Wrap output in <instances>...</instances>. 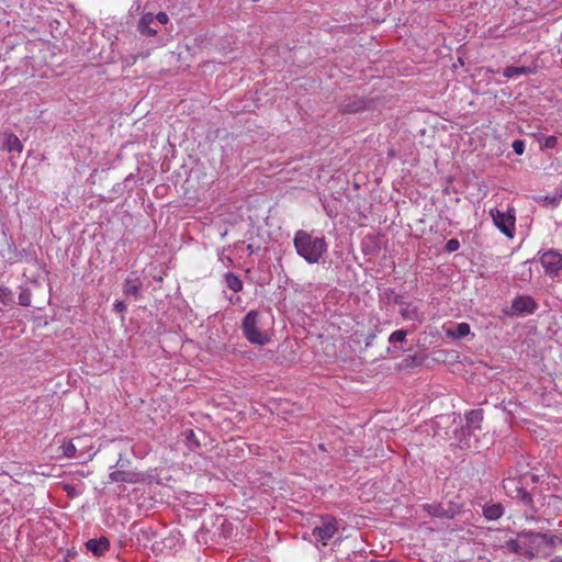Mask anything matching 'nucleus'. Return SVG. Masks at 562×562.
Wrapping results in <instances>:
<instances>
[{"label":"nucleus","mask_w":562,"mask_h":562,"mask_svg":"<svg viewBox=\"0 0 562 562\" xmlns=\"http://www.w3.org/2000/svg\"><path fill=\"white\" fill-rule=\"evenodd\" d=\"M293 245L297 255L308 263H317L327 251L324 237H315L304 229L294 234Z\"/></svg>","instance_id":"f257e3e1"},{"label":"nucleus","mask_w":562,"mask_h":562,"mask_svg":"<svg viewBox=\"0 0 562 562\" xmlns=\"http://www.w3.org/2000/svg\"><path fill=\"white\" fill-rule=\"evenodd\" d=\"M241 328L245 337L251 344L263 346L269 341V337L260 330L257 311L251 310L245 315Z\"/></svg>","instance_id":"f03ea898"},{"label":"nucleus","mask_w":562,"mask_h":562,"mask_svg":"<svg viewBox=\"0 0 562 562\" xmlns=\"http://www.w3.org/2000/svg\"><path fill=\"white\" fill-rule=\"evenodd\" d=\"M338 530L337 519L327 515L321 518V525L315 526L313 529V536L316 542H319L323 547H325L335 537Z\"/></svg>","instance_id":"7ed1b4c3"},{"label":"nucleus","mask_w":562,"mask_h":562,"mask_svg":"<svg viewBox=\"0 0 562 562\" xmlns=\"http://www.w3.org/2000/svg\"><path fill=\"white\" fill-rule=\"evenodd\" d=\"M526 540V550H530L533 553V558L541 553L542 548H555L558 536H548L541 532H526L524 533Z\"/></svg>","instance_id":"20e7f679"},{"label":"nucleus","mask_w":562,"mask_h":562,"mask_svg":"<svg viewBox=\"0 0 562 562\" xmlns=\"http://www.w3.org/2000/svg\"><path fill=\"white\" fill-rule=\"evenodd\" d=\"M494 225L508 238L514 237L516 217L512 212H502L497 209H491Z\"/></svg>","instance_id":"39448f33"},{"label":"nucleus","mask_w":562,"mask_h":562,"mask_svg":"<svg viewBox=\"0 0 562 562\" xmlns=\"http://www.w3.org/2000/svg\"><path fill=\"white\" fill-rule=\"evenodd\" d=\"M540 263L548 276L552 278L560 277L562 272V254L549 249L540 256Z\"/></svg>","instance_id":"423d86ee"},{"label":"nucleus","mask_w":562,"mask_h":562,"mask_svg":"<svg viewBox=\"0 0 562 562\" xmlns=\"http://www.w3.org/2000/svg\"><path fill=\"white\" fill-rule=\"evenodd\" d=\"M504 488L507 491V494L512 498L518 499L530 508L533 507V501L529 492H527L524 487L518 486L514 480H505Z\"/></svg>","instance_id":"0eeeda50"},{"label":"nucleus","mask_w":562,"mask_h":562,"mask_svg":"<svg viewBox=\"0 0 562 562\" xmlns=\"http://www.w3.org/2000/svg\"><path fill=\"white\" fill-rule=\"evenodd\" d=\"M112 482L135 484L144 480V475L135 470H116L109 475Z\"/></svg>","instance_id":"6e6552de"},{"label":"nucleus","mask_w":562,"mask_h":562,"mask_svg":"<svg viewBox=\"0 0 562 562\" xmlns=\"http://www.w3.org/2000/svg\"><path fill=\"white\" fill-rule=\"evenodd\" d=\"M537 307V302L529 295L517 296L512 304L513 311L518 314H532Z\"/></svg>","instance_id":"1a4fd4ad"},{"label":"nucleus","mask_w":562,"mask_h":562,"mask_svg":"<svg viewBox=\"0 0 562 562\" xmlns=\"http://www.w3.org/2000/svg\"><path fill=\"white\" fill-rule=\"evenodd\" d=\"M526 540L524 533L518 535L517 539H510L506 541V547L514 553L526 557L527 559H533V553L530 550H526Z\"/></svg>","instance_id":"9d476101"},{"label":"nucleus","mask_w":562,"mask_h":562,"mask_svg":"<svg viewBox=\"0 0 562 562\" xmlns=\"http://www.w3.org/2000/svg\"><path fill=\"white\" fill-rule=\"evenodd\" d=\"M86 547L94 555L101 557L110 549V541L106 537H100L99 539H90L87 541Z\"/></svg>","instance_id":"9b49d317"},{"label":"nucleus","mask_w":562,"mask_h":562,"mask_svg":"<svg viewBox=\"0 0 562 562\" xmlns=\"http://www.w3.org/2000/svg\"><path fill=\"white\" fill-rule=\"evenodd\" d=\"M155 18L153 13H146L142 16L138 23V29L142 34L154 36L158 33L156 29L151 27V24L154 23Z\"/></svg>","instance_id":"f8f14e48"},{"label":"nucleus","mask_w":562,"mask_h":562,"mask_svg":"<svg viewBox=\"0 0 562 562\" xmlns=\"http://www.w3.org/2000/svg\"><path fill=\"white\" fill-rule=\"evenodd\" d=\"M400 314L404 319L408 321L422 322L424 319V314L412 304H407L405 307L401 308Z\"/></svg>","instance_id":"ddd939ff"},{"label":"nucleus","mask_w":562,"mask_h":562,"mask_svg":"<svg viewBox=\"0 0 562 562\" xmlns=\"http://www.w3.org/2000/svg\"><path fill=\"white\" fill-rule=\"evenodd\" d=\"M470 331L471 329L468 323H460L456 326L454 329H447L446 335L454 339H461L468 336Z\"/></svg>","instance_id":"4468645a"},{"label":"nucleus","mask_w":562,"mask_h":562,"mask_svg":"<svg viewBox=\"0 0 562 562\" xmlns=\"http://www.w3.org/2000/svg\"><path fill=\"white\" fill-rule=\"evenodd\" d=\"M3 147H4L5 150H8L10 153L11 151L21 153L23 150V145H22L21 140L13 133H10V134L7 135V139L4 142Z\"/></svg>","instance_id":"2eb2a0df"},{"label":"nucleus","mask_w":562,"mask_h":562,"mask_svg":"<svg viewBox=\"0 0 562 562\" xmlns=\"http://www.w3.org/2000/svg\"><path fill=\"white\" fill-rule=\"evenodd\" d=\"M140 285L142 283L137 278L126 279L123 286V292L125 295H133L137 297L139 295Z\"/></svg>","instance_id":"dca6fc26"},{"label":"nucleus","mask_w":562,"mask_h":562,"mask_svg":"<svg viewBox=\"0 0 562 562\" xmlns=\"http://www.w3.org/2000/svg\"><path fill=\"white\" fill-rule=\"evenodd\" d=\"M530 74H535V69L530 68V67H513V66H509V67H506L503 71V76L505 78H513L515 76H521V75H530Z\"/></svg>","instance_id":"f3484780"},{"label":"nucleus","mask_w":562,"mask_h":562,"mask_svg":"<svg viewBox=\"0 0 562 562\" xmlns=\"http://www.w3.org/2000/svg\"><path fill=\"white\" fill-rule=\"evenodd\" d=\"M225 283L228 289L236 293L240 292L244 286L243 281L239 279V277L234 274L233 272H227L225 274Z\"/></svg>","instance_id":"a211bd4d"},{"label":"nucleus","mask_w":562,"mask_h":562,"mask_svg":"<svg viewBox=\"0 0 562 562\" xmlns=\"http://www.w3.org/2000/svg\"><path fill=\"white\" fill-rule=\"evenodd\" d=\"M504 510L501 504H493L484 508V516L490 520L498 519Z\"/></svg>","instance_id":"6ab92c4d"},{"label":"nucleus","mask_w":562,"mask_h":562,"mask_svg":"<svg viewBox=\"0 0 562 562\" xmlns=\"http://www.w3.org/2000/svg\"><path fill=\"white\" fill-rule=\"evenodd\" d=\"M424 508L428 512L429 515L435 517H453V515H448L447 512L440 505L426 504L424 505Z\"/></svg>","instance_id":"aec40b11"},{"label":"nucleus","mask_w":562,"mask_h":562,"mask_svg":"<svg viewBox=\"0 0 562 562\" xmlns=\"http://www.w3.org/2000/svg\"><path fill=\"white\" fill-rule=\"evenodd\" d=\"M12 291L4 285H0V303L3 305H8L12 302Z\"/></svg>","instance_id":"412c9836"},{"label":"nucleus","mask_w":562,"mask_h":562,"mask_svg":"<svg viewBox=\"0 0 562 562\" xmlns=\"http://www.w3.org/2000/svg\"><path fill=\"white\" fill-rule=\"evenodd\" d=\"M407 336V331L406 330H403V329H400V330H395L393 331L390 337H389V341L391 344L393 342H402L405 340Z\"/></svg>","instance_id":"4be33fe9"},{"label":"nucleus","mask_w":562,"mask_h":562,"mask_svg":"<svg viewBox=\"0 0 562 562\" xmlns=\"http://www.w3.org/2000/svg\"><path fill=\"white\" fill-rule=\"evenodd\" d=\"M76 451L77 448L71 441H68L63 446V453L67 458H74L76 456Z\"/></svg>","instance_id":"5701e85b"},{"label":"nucleus","mask_w":562,"mask_h":562,"mask_svg":"<svg viewBox=\"0 0 562 562\" xmlns=\"http://www.w3.org/2000/svg\"><path fill=\"white\" fill-rule=\"evenodd\" d=\"M445 248L448 252H454L460 248V243L458 239L451 238L447 241Z\"/></svg>","instance_id":"b1692460"},{"label":"nucleus","mask_w":562,"mask_h":562,"mask_svg":"<svg viewBox=\"0 0 562 562\" xmlns=\"http://www.w3.org/2000/svg\"><path fill=\"white\" fill-rule=\"evenodd\" d=\"M19 303L22 306H30L31 305V294L27 291H22L19 294Z\"/></svg>","instance_id":"393cba45"},{"label":"nucleus","mask_w":562,"mask_h":562,"mask_svg":"<svg viewBox=\"0 0 562 562\" xmlns=\"http://www.w3.org/2000/svg\"><path fill=\"white\" fill-rule=\"evenodd\" d=\"M558 144V138L555 136H548L544 138L541 148H554Z\"/></svg>","instance_id":"a878e982"},{"label":"nucleus","mask_w":562,"mask_h":562,"mask_svg":"<svg viewBox=\"0 0 562 562\" xmlns=\"http://www.w3.org/2000/svg\"><path fill=\"white\" fill-rule=\"evenodd\" d=\"M513 150L516 155H522L525 151V142L521 139H516L513 143Z\"/></svg>","instance_id":"bb28decb"},{"label":"nucleus","mask_w":562,"mask_h":562,"mask_svg":"<svg viewBox=\"0 0 562 562\" xmlns=\"http://www.w3.org/2000/svg\"><path fill=\"white\" fill-rule=\"evenodd\" d=\"M154 18L161 24H167L169 21L168 14L166 12H159L156 15H154Z\"/></svg>","instance_id":"cd10ccee"},{"label":"nucleus","mask_w":562,"mask_h":562,"mask_svg":"<svg viewBox=\"0 0 562 562\" xmlns=\"http://www.w3.org/2000/svg\"><path fill=\"white\" fill-rule=\"evenodd\" d=\"M114 311L119 314H123L126 311V305L122 301H116L114 303Z\"/></svg>","instance_id":"c85d7f7f"},{"label":"nucleus","mask_w":562,"mask_h":562,"mask_svg":"<svg viewBox=\"0 0 562 562\" xmlns=\"http://www.w3.org/2000/svg\"><path fill=\"white\" fill-rule=\"evenodd\" d=\"M482 417H481V413L480 412H476V411H472L470 413V416L468 417V420L470 422H473L475 419L480 420Z\"/></svg>","instance_id":"c756f323"},{"label":"nucleus","mask_w":562,"mask_h":562,"mask_svg":"<svg viewBox=\"0 0 562 562\" xmlns=\"http://www.w3.org/2000/svg\"><path fill=\"white\" fill-rule=\"evenodd\" d=\"M550 562H562V557H555Z\"/></svg>","instance_id":"7c9ffc66"},{"label":"nucleus","mask_w":562,"mask_h":562,"mask_svg":"<svg viewBox=\"0 0 562 562\" xmlns=\"http://www.w3.org/2000/svg\"><path fill=\"white\" fill-rule=\"evenodd\" d=\"M558 544H561V546H562V535H561V536H558L557 546H558Z\"/></svg>","instance_id":"2f4dec72"}]
</instances>
